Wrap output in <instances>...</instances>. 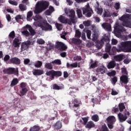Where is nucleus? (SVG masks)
Here are the masks:
<instances>
[{"instance_id": "nucleus-55", "label": "nucleus", "mask_w": 131, "mask_h": 131, "mask_svg": "<svg viewBox=\"0 0 131 131\" xmlns=\"http://www.w3.org/2000/svg\"><path fill=\"white\" fill-rule=\"evenodd\" d=\"M66 35H67V33L64 32V33H62L61 35H60V37L61 38H62L63 39H64L65 40H66L67 38H66Z\"/></svg>"}, {"instance_id": "nucleus-51", "label": "nucleus", "mask_w": 131, "mask_h": 131, "mask_svg": "<svg viewBox=\"0 0 131 131\" xmlns=\"http://www.w3.org/2000/svg\"><path fill=\"white\" fill-rule=\"evenodd\" d=\"M77 14L79 18L82 17V12H81V10L78 9H77Z\"/></svg>"}, {"instance_id": "nucleus-59", "label": "nucleus", "mask_w": 131, "mask_h": 131, "mask_svg": "<svg viewBox=\"0 0 131 131\" xmlns=\"http://www.w3.org/2000/svg\"><path fill=\"white\" fill-rule=\"evenodd\" d=\"M102 13H103V9L100 8H97V13L98 14V15H102Z\"/></svg>"}, {"instance_id": "nucleus-42", "label": "nucleus", "mask_w": 131, "mask_h": 131, "mask_svg": "<svg viewBox=\"0 0 131 131\" xmlns=\"http://www.w3.org/2000/svg\"><path fill=\"white\" fill-rule=\"evenodd\" d=\"M39 129H40L39 126L35 125L31 128L30 131H39Z\"/></svg>"}, {"instance_id": "nucleus-48", "label": "nucleus", "mask_w": 131, "mask_h": 131, "mask_svg": "<svg viewBox=\"0 0 131 131\" xmlns=\"http://www.w3.org/2000/svg\"><path fill=\"white\" fill-rule=\"evenodd\" d=\"M108 76L111 77V76H115L116 75V72L115 71H112L111 72L107 73Z\"/></svg>"}, {"instance_id": "nucleus-50", "label": "nucleus", "mask_w": 131, "mask_h": 131, "mask_svg": "<svg viewBox=\"0 0 131 131\" xmlns=\"http://www.w3.org/2000/svg\"><path fill=\"white\" fill-rule=\"evenodd\" d=\"M86 33L88 39H91V35H92V31L88 30L86 31Z\"/></svg>"}, {"instance_id": "nucleus-12", "label": "nucleus", "mask_w": 131, "mask_h": 131, "mask_svg": "<svg viewBox=\"0 0 131 131\" xmlns=\"http://www.w3.org/2000/svg\"><path fill=\"white\" fill-rule=\"evenodd\" d=\"M55 49L59 50V51H66L67 46L61 41H57L55 45Z\"/></svg>"}, {"instance_id": "nucleus-52", "label": "nucleus", "mask_w": 131, "mask_h": 131, "mask_svg": "<svg viewBox=\"0 0 131 131\" xmlns=\"http://www.w3.org/2000/svg\"><path fill=\"white\" fill-rule=\"evenodd\" d=\"M9 3L10 5H12L13 6H18V3L16 1H13L12 0H9Z\"/></svg>"}, {"instance_id": "nucleus-11", "label": "nucleus", "mask_w": 131, "mask_h": 131, "mask_svg": "<svg viewBox=\"0 0 131 131\" xmlns=\"http://www.w3.org/2000/svg\"><path fill=\"white\" fill-rule=\"evenodd\" d=\"M124 31H126V30L122 26L117 25V26L114 27L115 34L119 35L121 32H124Z\"/></svg>"}, {"instance_id": "nucleus-61", "label": "nucleus", "mask_w": 131, "mask_h": 131, "mask_svg": "<svg viewBox=\"0 0 131 131\" xmlns=\"http://www.w3.org/2000/svg\"><path fill=\"white\" fill-rule=\"evenodd\" d=\"M82 119L83 121V124L84 125L86 124L88 121H89V118L84 117V118H82Z\"/></svg>"}, {"instance_id": "nucleus-56", "label": "nucleus", "mask_w": 131, "mask_h": 131, "mask_svg": "<svg viewBox=\"0 0 131 131\" xmlns=\"http://www.w3.org/2000/svg\"><path fill=\"white\" fill-rule=\"evenodd\" d=\"M114 8L116 10H119L120 8V4L119 3H116L115 4Z\"/></svg>"}, {"instance_id": "nucleus-13", "label": "nucleus", "mask_w": 131, "mask_h": 131, "mask_svg": "<svg viewBox=\"0 0 131 131\" xmlns=\"http://www.w3.org/2000/svg\"><path fill=\"white\" fill-rule=\"evenodd\" d=\"M31 45V42L30 40H27V41L21 43L20 52H24V51H28L29 48V46Z\"/></svg>"}, {"instance_id": "nucleus-9", "label": "nucleus", "mask_w": 131, "mask_h": 131, "mask_svg": "<svg viewBox=\"0 0 131 131\" xmlns=\"http://www.w3.org/2000/svg\"><path fill=\"white\" fill-rule=\"evenodd\" d=\"M129 115H130V113H129V112L128 111L125 112L124 114L121 113H119L118 114V120L121 123L124 122V121L127 119V118Z\"/></svg>"}, {"instance_id": "nucleus-18", "label": "nucleus", "mask_w": 131, "mask_h": 131, "mask_svg": "<svg viewBox=\"0 0 131 131\" xmlns=\"http://www.w3.org/2000/svg\"><path fill=\"white\" fill-rule=\"evenodd\" d=\"M120 79L121 83L127 84V83H128V79H129V78H128V76L122 75L120 77Z\"/></svg>"}, {"instance_id": "nucleus-1", "label": "nucleus", "mask_w": 131, "mask_h": 131, "mask_svg": "<svg viewBox=\"0 0 131 131\" xmlns=\"http://www.w3.org/2000/svg\"><path fill=\"white\" fill-rule=\"evenodd\" d=\"M120 53V52H126L127 53L131 52V41H125L120 43V45H118V49L115 47H113L111 52H110V55L111 56H114L117 53Z\"/></svg>"}, {"instance_id": "nucleus-24", "label": "nucleus", "mask_w": 131, "mask_h": 131, "mask_svg": "<svg viewBox=\"0 0 131 131\" xmlns=\"http://www.w3.org/2000/svg\"><path fill=\"white\" fill-rule=\"evenodd\" d=\"M106 70L107 69L105 67H101L97 69L96 71L99 73V74H104V73H106Z\"/></svg>"}, {"instance_id": "nucleus-63", "label": "nucleus", "mask_w": 131, "mask_h": 131, "mask_svg": "<svg viewBox=\"0 0 131 131\" xmlns=\"http://www.w3.org/2000/svg\"><path fill=\"white\" fill-rule=\"evenodd\" d=\"M10 60V55H6L4 58V60L5 62H7V61H9Z\"/></svg>"}, {"instance_id": "nucleus-32", "label": "nucleus", "mask_w": 131, "mask_h": 131, "mask_svg": "<svg viewBox=\"0 0 131 131\" xmlns=\"http://www.w3.org/2000/svg\"><path fill=\"white\" fill-rule=\"evenodd\" d=\"M19 82V80L17 78H14L11 83V86H15V85H17Z\"/></svg>"}, {"instance_id": "nucleus-45", "label": "nucleus", "mask_w": 131, "mask_h": 131, "mask_svg": "<svg viewBox=\"0 0 131 131\" xmlns=\"http://www.w3.org/2000/svg\"><path fill=\"white\" fill-rule=\"evenodd\" d=\"M121 70L122 73L123 74L122 75H126V76H128V73L127 72L126 68H123L121 69Z\"/></svg>"}, {"instance_id": "nucleus-44", "label": "nucleus", "mask_w": 131, "mask_h": 131, "mask_svg": "<svg viewBox=\"0 0 131 131\" xmlns=\"http://www.w3.org/2000/svg\"><path fill=\"white\" fill-rule=\"evenodd\" d=\"M52 64H56L57 65H61V60L60 59H55L51 62Z\"/></svg>"}, {"instance_id": "nucleus-4", "label": "nucleus", "mask_w": 131, "mask_h": 131, "mask_svg": "<svg viewBox=\"0 0 131 131\" xmlns=\"http://www.w3.org/2000/svg\"><path fill=\"white\" fill-rule=\"evenodd\" d=\"M130 14H126L123 15L121 17L119 18L120 21H122V25L123 26H125V27H129V28H131V22H130Z\"/></svg>"}, {"instance_id": "nucleus-39", "label": "nucleus", "mask_w": 131, "mask_h": 131, "mask_svg": "<svg viewBox=\"0 0 131 131\" xmlns=\"http://www.w3.org/2000/svg\"><path fill=\"white\" fill-rule=\"evenodd\" d=\"M101 40H102L103 42L105 41V42H107L108 43V42L110 41V38H109V36L104 35L103 38Z\"/></svg>"}, {"instance_id": "nucleus-58", "label": "nucleus", "mask_w": 131, "mask_h": 131, "mask_svg": "<svg viewBox=\"0 0 131 131\" xmlns=\"http://www.w3.org/2000/svg\"><path fill=\"white\" fill-rule=\"evenodd\" d=\"M111 95L112 96H116V95H118V92L115 91L114 89H112Z\"/></svg>"}, {"instance_id": "nucleus-31", "label": "nucleus", "mask_w": 131, "mask_h": 131, "mask_svg": "<svg viewBox=\"0 0 131 131\" xmlns=\"http://www.w3.org/2000/svg\"><path fill=\"white\" fill-rule=\"evenodd\" d=\"M28 30L30 32V35H31V36H33L34 35H35L36 32H35V30L31 27V26H30L28 28Z\"/></svg>"}, {"instance_id": "nucleus-19", "label": "nucleus", "mask_w": 131, "mask_h": 131, "mask_svg": "<svg viewBox=\"0 0 131 131\" xmlns=\"http://www.w3.org/2000/svg\"><path fill=\"white\" fill-rule=\"evenodd\" d=\"M125 56L123 54H119L114 56V60L116 62H121L124 59Z\"/></svg>"}, {"instance_id": "nucleus-37", "label": "nucleus", "mask_w": 131, "mask_h": 131, "mask_svg": "<svg viewBox=\"0 0 131 131\" xmlns=\"http://www.w3.org/2000/svg\"><path fill=\"white\" fill-rule=\"evenodd\" d=\"M104 13H103V17L104 18L106 17H111V14H110V12L108 10H104Z\"/></svg>"}, {"instance_id": "nucleus-15", "label": "nucleus", "mask_w": 131, "mask_h": 131, "mask_svg": "<svg viewBox=\"0 0 131 131\" xmlns=\"http://www.w3.org/2000/svg\"><path fill=\"white\" fill-rule=\"evenodd\" d=\"M32 72L34 76H40L45 72L41 69H33Z\"/></svg>"}, {"instance_id": "nucleus-10", "label": "nucleus", "mask_w": 131, "mask_h": 131, "mask_svg": "<svg viewBox=\"0 0 131 131\" xmlns=\"http://www.w3.org/2000/svg\"><path fill=\"white\" fill-rule=\"evenodd\" d=\"M106 121L107 122V126L111 129L113 128V124L116 121V119H115V117L114 116H109L106 118Z\"/></svg>"}, {"instance_id": "nucleus-17", "label": "nucleus", "mask_w": 131, "mask_h": 131, "mask_svg": "<svg viewBox=\"0 0 131 131\" xmlns=\"http://www.w3.org/2000/svg\"><path fill=\"white\" fill-rule=\"evenodd\" d=\"M10 62L12 64H15V65H20L21 64V60L18 57H13L10 59Z\"/></svg>"}, {"instance_id": "nucleus-30", "label": "nucleus", "mask_w": 131, "mask_h": 131, "mask_svg": "<svg viewBox=\"0 0 131 131\" xmlns=\"http://www.w3.org/2000/svg\"><path fill=\"white\" fill-rule=\"evenodd\" d=\"M116 66V63L114 61H112L110 62L107 65L108 69H112V68H114Z\"/></svg>"}, {"instance_id": "nucleus-64", "label": "nucleus", "mask_w": 131, "mask_h": 131, "mask_svg": "<svg viewBox=\"0 0 131 131\" xmlns=\"http://www.w3.org/2000/svg\"><path fill=\"white\" fill-rule=\"evenodd\" d=\"M20 88H21V89H26V82H21L20 83Z\"/></svg>"}, {"instance_id": "nucleus-53", "label": "nucleus", "mask_w": 131, "mask_h": 131, "mask_svg": "<svg viewBox=\"0 0 131 131\" xmlns=\"http://www.w3.org/2000/svg\"><path fill=\"white\" fill-rule=\"evenodd\" d=\"M74 61H81V56H77L73 57Z\"/></svg>"}, {"instance_id": "nucleus-40", "label": "nucleus", "mask_w": 131, "mask_h": 131, "mask_svg": "<svg viewBox=\"0 0 131 131\" xmlns=\"http://www.w3.org/2000/svg\"><path fill=\"white\" fill-rule=\"evenodd\" d=\"M53 90H56L59 91V90H62V86L58 85L57 84H54L52 86Z\"/></svg>"}, {"instance_id": "nucleus-41", "label": "nucleus", "mask_w": 131, "mask_h": 131, "mask_svg": "<svg viewBox=\"0 0 131 131\" xmlns=\"http://www.w3.org/2000/svg\"><path fill=\"white\" fill-rule=\"evenodd\" d=\"M16 36V34H15V31H12L9 34V38H12V39L15 38V37Z\"/></svg>"}, {"instance_id": "nucleus-54", "label": "nucleus", "mask_w": 131, "mask_h": 131, "mask_svg": "<svg viewBox=\"0 0 131 131\" xmlns=\"http://www.w3.org/2000/svg\"><path fill=\"white\" fill-rule=\"evenodd\" d=\"M55 25L56 26V28L57 30L59 31L62 30V25L58 23H56Z\"/></svg>"}, {"instance_id": "nucleus-26", "label": "nucleus", "mask_w": 131, "mask_h": 131, "mask_svg": "<svg viewBox=\"0 0 131 131\" xmlns=\"http://www.w3.org/2000/svg\"><path fill=\"white\" fill-rule=\"evenodd\" d=\"M95 123H94V122L91 121L87 123V124L85 125V127L86 128H93V127H95Z\"/></svg>"}, {"instance_id": "nucleus-60", "label": "nucleus", "mask_w": 131, "mask_h": 131, "mask_svg": "<svg viewBox=\"0 0 131 131\" xmlns=\"http://www.w3.org/2000/svg\"><path fill=\"white\" fill-rule=\"evenodd\" d=\"M24 63L25 65H28L30 63V59L26 58L24 59Z\"/></svg>"}, {"instance_id": "nucleus-5", "label": "nucleus", "mask_w": 131, "mask_h": 131, "mask_svg": "<svg viewBox=\"0 0 131 131\" xmlns=\"http://www.w3.org/2000/svg\"><path fill=\"white\" fill-rule=\"evenodd\" d=\"M46 75L47 76H50L51 79L52 80H54V79H55V77H60V76H62V72L51 70L47 71L46 73Z\"/></svg>"}, {"instance_id": "nucleus-36", "label": "nucleus", "mask_w": 131, "mask_h": 131, "mask_svg": "<svg viewBox=\"0 0 131 131\" xmlns=\"http://www.w3.org/2000/svg\"><path fill=\"white\" fill-rule=\"evenodd\" d=\"M119 109L120 112H122L124 109H125V105L124 103H120L118 105Z\"/></svg>"}, {"instance_id": "nucleus-6", "label": "nucleus", "mask_w": 131, "mask_h": 131, "mask_svg": "<svg viewBox=\"0 0 131 131\" xmlns=\"http://www.w3.org/2000/svg\"><path fill=\"white\" fill-rule=\"evenodd\" d=\"M83 14L85 15L86 17L90 18V17H92V14H94V11L93 9L90 6V4H88L83 9Z\"/></svg>"}, {"instance_id": "nucleus-22", "label": "nucleus", "mask_w": 131, "mask_h": 131, "mask_svg": "<svg viewBox=\"0 0 131 131\" xmlns=\"http://www.w3.org/2000/svg\"><path fill=\"white\" fill-rule=\"evenodd\" d=\"M103 45H104L103 40H98L96 42V47L98 50H101V49H102V47H103Z\"/></svg>"}, {"instance_id": "nucleus-38", "label": "nucleus", "mask_w": 131, "mask_h": 131, "mask_svg": "<svg viewBox=\"0 0 131 131\" xmlns=\"http://www.w3.org/2000/svg\"><path fill=\"white\" fill-rule=\"evenodd\" d=\"M34 66L36 68H40V67L42 66V61L39 60L37 61L35 63Z\"/></svg>"}, {"instance_id": "nucleus-57", "label": "nucleus", "mask_w": 131, "mask_h": 131, "mask_svg": "<svg viewBox=\"0 0 131 131\" xmlns=\"http://www.w3.org/2000/svg\"><path fill=\"white\" fill-rule=\"evenodd\" d=\"M37 43L39 45H45V40L42 39H39L37 41Z\"/></svg>"}, {"instance_id": "nucleus-25", "label": "nucleus", "mask_w": 131, "mask_h": 131, "mask_svg": "<svg viewBox=\"0 0 131 131\" xmlns=\"http://www.w3.org/2000/svg\"><path fill=\"white\" fill-rule=\"evenodd\" d=\"M32 16H33V13L32 12V11H30L28 12L27 14V21H32Z\"/></svg>"}, {"instance_id": "nucleus-8", "label": "nucleus", "mask_w": 131, "mask_h": 131, "mask_svg": "<svg viewBox=\"0 0 131 131\" xmlns=\"http://www.w3.org/2000/svg\"><path fill=\"white\" fill-rule=\"evenodd\" d=\"M66 14L70 17L71 23L75 24V23L77 22L76 18L75 17V11L73 9L70 10L69 12L66 11Z\"/></svg>"}, {"instance_id": "nucleus-43", "label": "nucleus", "mask_w": 131, "mask_h": 131, "mask_svg": "<svg viewBox=\"0 0 131 131\" xmlns=\"http://www.w3.org/2000/svg\"><path fill=\"white\" fill-rule=\"evenodd\" d=\"M75 36L76 37L80 38V37L81 36V32H80V31H79V30H76Z\"/></svg>"}, {"instance_id": "nucleus-62", "label": "nucleus", "mask_w": 131, "mask_h": 131, "mask_svg": "<svg viewBox=\"0 0 131 131\" xmlns=\"http://www.w3.org/2000/svg\"><path fill=\"white\" fill-rule=\"evenodd\" d=\"M6 19H7L8 22H11L12 17H11V15H10V14H6Z\"/></svg>"}, {"instance_id": "nucleus-20", "label": "nucleus", "mask_w": 131, "mask_h": 131, "mask_svg": "<svg viewBox=\"0 0 131 131\" xmlns=\"http://www.w3.org/2000/svg\"><path fill=\"white\" fill-rule=\"evenodd\" d=\"M102 26L105 30H106V31H112L111 25L110 24L108 23H104L102 24Z\"/></svg>"}, {"instance_id": "nucleus-29", "label": "nucleus", "mask_w": 131, "mask_h": 131, "mask_svg": "<svg viewBox=\"0 0 131 131\" xmlns=\"http://www.w3.org/2000/svg\"><path fill=\"white\" fill-rule=\"evenodd\" d=\"M45 68H46V69H49V70H52L53 65L52 62H46L45 64Z\"/></svg>"}, {"instance_id": "nucleus-2", "label": "nucleus", "mask_w": 131, "mask_h": 131, "mask_svg": "<svg viewBox=\"0 0 131 131\" xmlns=\"http://www.w3.org/2000/svg\"><path fill=\"white\" fill-rule=\"evenodd\" d=\"M35 20L37 21V22L34 23V25H35L36 27H40L41 30L43 31H52V30H53L52 26L50 25L47 20H43L41 16H36Z\"/></svg>"}, {"instance_id": "nucleus-16", "label": "nucleus", "mask_w": 131, "mask_h": 131, "mask_svg": "<svg viewBox=\"0 0 131 131\" xmlns=\"http://www.w3.org/2000/svg\"><path fill=\"white\" fill-rule=\"evenodd\" d=\"M13 45L14 48H19L21 45V40L20 37H17L14 38L13 42Z\"/></svg>"}, {"instance_id": "nucleus-46", "label": "nucleus", "mask_w": 131, "mask_h": 131, "mask_svg": "<svg viewBox=\"0 0 131 131\" xmlns=\"http://www.w3.org/2000/svg\"><path fill=\"white\" fill-rule=\"evenodd\" d=\"M22 33L25 36H26V37H28V36H30V33L27 30H25L22 32Z\"/></svg>"}, {"instance_id": "nucleus-23", "label": "nucleus", "mask_w": 131, "mask_h": 131, "mask_svg": "<svg viewBox=\"0 0 131 131\" xmlns=\"http://www.w3.org/2000/svg\"><path fill=\"white\" fill-rule=\"evenodd\" d=\"M90 64H91L90 66V69H94V68H96V67H98V61H95L94 62V60H93V59H91Z\"/></svg>"}, {"instance_id": "nucleus-34", "label": "nucleus", "mask_w": 131, "mask_h": 131, "mask_svg": "<svg viewBox=\"0 0 131 131\" xmlns=\"http://www.w3.org/2000/svg\"><path fill=\"white\" fill-rule=\"evenodd\" d=\"M111 45H110L108 43H107L105 45V52L106 53H108V54H110V52L111 51Z\"/></svg>"}, {"instance_id": "nucleus-49", "label": "nucleus", "mask_w": 131, "mask_h": 131, "mask_svg": "<svg viewBox=\"0 0 131 131\" xmlns=\"http://www.w3.org/2000/svg\"><path fill=\"white\" fill-rule=\"evenodd\" d=\"M117 77L115 76L113 78H112V83L113 84V85H115L116 84V82H117Z\"/></svg>"}, {"instance_id": "nucleus-7", "label": "nucleus", "mask_w": 131, "mask_h": 131, "mask_svg": "<svg viewBox=\"0 0 131 131\" xmlns=\"http://www.w3.org/2000/svg\"><path fill=\"white\" fill-rule=\"evenodd\" d=\"M3 72L5 74H14V75H18V74H19V70L18 68H14L10 67L4 69Z\"/></svg>"}, {"instance_id": "nucleus-21", "label": "nucleus", "mask_w": 131, "mask_h": 131, "mask_svg": "<svg viewBox=\"0 0 131 131\" xmlns=\"http://www.w3.org/2000/svg\"><path fill=\"white\" fill-rule=\"evenodd\" d=\"M78 66L77 62H74L73 63H69V62L67 63V68L70 69V68H76Z\"/></svg>"}, {"instance_id": "nucleus-47", "label": "nucleus", "mask_w": 131, "mask_h": 131, "mask_svg": "<svg viewBox=\"0 0 131 131\" xmlns=\"http://www.w3.org/2000/svg\"><path fill=\"white\" fill-rule=\"evenodd\" d=\"M92 120L97 122V121H99V116L97 115H94L92 117Z\"/></svg>"}, {"instance_id": "nucleus-35", "label": "nucleus", "mask_w": 131, "mask_h": 131, "mask_svg": "<svg viewBox=\"0 0 131 131\" xmlns=\"http://www.w3.org/2000/svg\"><path fill=\"white\" fill-rule=\"evenodd\" d=\"M55 127L56 129H60V128H62V122L61 121H58L56 122L55 125Z\"/></svg>"}, {"instance_id": "nucleus-14", "label": "nucleus", "mask_w": 131, "mask_h": 131, "mask_svg": "<svg viewBox=\"0 0 131 131\" xmlns=\"http://www.w3.org/2000/svg\"><path fill=\"white\" fill-rule=\"evenodd\" d=\"M58 20L61 23H63V24H69V25H72V23H71V21L69 18H67L65 16H63L62 15H60L58 17Z\"/></svg>"}, {"instance_id": "nucleus-28", "label": "nucleus", "mask_w": 131, "mask_h": 131, "mask_svg": "<svg viewBox=\"0 0 131 131\" xmlns=\"http://www.w3.org/2000/svg\"><path fill=\"white\" fill-rule=\"evenodd\" d=\"M72 42L74 43V45H79L81 43V40L79 39H76L75 38H73L72 39Z\"/></svg>"}, {"instance_id": "nucleus-3", "label": "nucleus", "mask_w": 131, "mask_h": 131, "mask_svg": "<svg viewBox=\"0 0 131 131\" xmlns=\"http://www.w3.org/2000/svg\"><path fill=\"white\" fill-rule=\"evenodd\" d=\"M50 3L48 1H41L37 3V6L34 10L35 14H40L45 10L49 8Z\"/></svg>"}, {"instance_id": "nucleus-27", "label": "nucleus", "mask_w": 131, "mask_h": 131, "mask_svg": "<svg viewBox=\"0 0 131 131\" xmlns=\"http://www.w3.org/2000/svg\"><path fill=\"white\" fill-rule=\"evenodd\" d=\"M27 92H28L27 88H21V90L20 91V97H23V96H25V95L27 94Z\"/></svg>"}, {"instance_id": "nucleus-33", "label": "nucleus", "mask_w": 131, "mask_h": 131, "mask_svg": "<svg viewBox=\"0 0 131 131\" xmlns=\"http://www.w3.org/2000/svg\"><path fill=\"white\" fill-rule=\"evenodd\" d=\"M19 9L21 12H24V11L27 10V7H26V5L20 4L19 5Z\"/></svg>"}]
</instances>
